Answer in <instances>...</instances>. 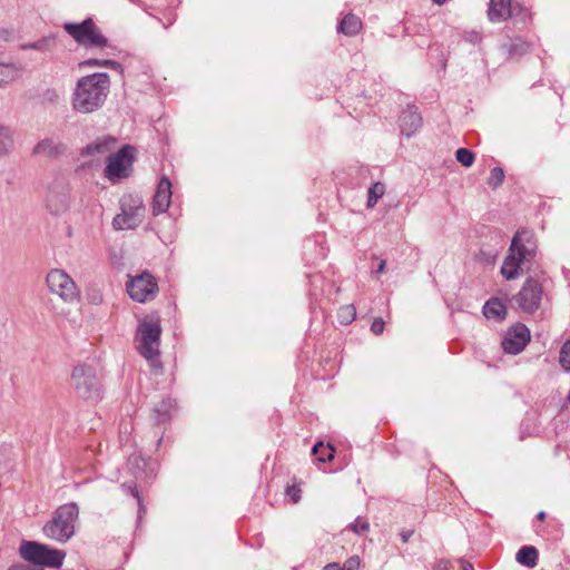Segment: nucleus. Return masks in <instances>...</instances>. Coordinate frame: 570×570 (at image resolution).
<instances>
[{"instance_id":"nucleus-1","label":"nucleus","mask_w":570,"mask_h":570,"mask_svg":"<svg viewBox=\"0 0 570 570\" xmlns=\"http://www.w3.org/2000/svg\"><path fill=\"white\" fill-rule=\"evenodd\" d=\"M110 79L106 72H95L78 80L72 95V108L77 112L98 110L108 96Z\"/></svg>"},{"instance_id":"nucleus-2","label":"nucleus","mask_w":570,"mask_h":570,"mask_svg":"<svg viewBox=\"0 0 570 570\" xmlns=\"http://www.w3.org/2000/svg\"><path fill=\"white\" fill-rule=\"evenodd\" d=\"M537 254L534 234L528 229L518 230L512 237L508 255L501 266V274L507 279H514L519 271L529 266Z\"/></svg>"},{"instance_id":"nucleus-3","label":"nucleus","mask_w":570,"mask_h":570,"mask_svg":"<svg viewBox=\"0 0 570 570\" xmlns=\"http://www.w3.org/2000/svg\"><path fill=\"white\" fill-rule=\"evenodd\" d=\"M79 509L76 503L60 505L42 531L48 539L59 543H66L75 534V524L78 519Z\"/></svg>"},{"instance_id":"nucleus-4","label":"nucleus","mask_w":570,"mask_h":570,"mask_svg":"<svg viewBox=\"0 0 570 570\" xmlns=\"http://www.w3.org/2000/svg\"><path fill=\"white\" fill-rule=\"evenodd\" d=\"M138 352L147 360L149 365L157 370L161 367L159 361V345L161 327L158 322L142 321L138 325Z\"/></svg>"},{"instance_id":"nucleus-5","label":"nucleus","mask_w":570,"mask_h":570,"mask_svg":"<svg viewBox=\"0 0 570 570\" xmlns=\"http://www.w3.org/2000/svg\"><path fill=\"white\" fill-rule=\"evenodd\" d=\"M20 556L32 567L60 568L66 558V552L36 541H26L20 546Z\"/></svg>"},{"instance_id":"nucleus-6","label":"nucleus","mask_w":570,"mask_h":570,"mask_svg":"<svg viewBox=\"0 0 570 570\" xmlns=\"http://www.w3.org/2000/svg\"><path fill=\"white\" fill-rule=\"evenodd\" d=\"M120 213L112 219L115 229H134L145 217L146 208L140 196L127 194L120 199Z\"/></svg>"},{"instance_id":"nucleus-7","label":"nucleus","mask_w":570,"mask_h":570,"mask_svg":"<svg viewBox=\"0 0 570 570\" xmlns=\"http://www.w3.org/2000/svg\"><path fill=\"white\" fill-rule=\"evenodd\" d=\"M71 381L79 397L92 401L100 399V382L91 366L85 364L75 366Z\"/></svg>"},{"instance_id":"nucleus-8","label":"nucleus","mask_w":570,"mask_h":570,"mask_svg":"<svg viewBox=\"0 0 570 570\" xmlns=\"http://www.w3.org/2000/svg\"><path fill=\"white\" fill-rule=\"evenodd\" d=\"M63 29L81 46L99 48L108 46V39L90 18L80 23L67 22L63 24Z\"/></svg>"},{"instance_id":"nucleus-9","label":"nucleus","mask_w":570,"mask_h":570,"mask_svg":"<svg viewBox=\"0 0 570 570\" xmlns=\"http://www.w3.org/2000/svg\"><path fill=\"white\" fill-rule=\"evenodd\" d=\"M134 147L125 145L117 153L109 154L105 168L106 178L116 181L128 177L134 161Z\"/></svg>"},{"instance_id":"nucleus-10","label":"nucleus","mask_w":570,"mask_h":570,"mask_svg":"<svg viewBox=\"0 0 570 570\" xmlns=\"http://www.w3.org/2000/svg\"><path fill=\"white\" fill-rule=\"evenodd\" d=\"M127 292L134 301L145 303L156 296L158 285L153 275L144 272L130 278L127 283Z\"/></svg>"},{"instance_id":"nucleus-11","label":"nucleus","mask_w":570,"mask_h":570,"mask_svg":"<svg viewBox=\"0 0 570 570\" xmlns=\"http://www.w3.org/2000/svg\"><path fill=\"white\" fill-rule=\"evenodd\" d=\"M47 285L51 293L59 295L63 301L72 302L78 297L76 283L62 269H52L47 275Z\"/></svg>"},{"instance_id":"nucleus-12","label":"nucleus","mask_w":570,"mask_h":570,"mask_svg":"<svg viewBox=\"0 0 570 570\" xmlns=\"http://www.w3.org/2000/svg\"><path fill=\"white\" fill-rule=\"evenodd\" d=\"M542 298V286L535 279H527L520 292L514 296L518 306L525 313L535 312Z\"/></svg>"},{"instance_id":"nucleus-13","label":"nucleus","mask_w":570,"mask_h":570,"mask_svg":"<svg viewBox=\"0 0 570 570\" xmlns=\"http://www.w3.org/2000/svg\"><path fill=\"white\" fill-rule=\"evenodd\" d=\"M529 341V328L524 324L518 323L507 332L501 345L505 353L515 355L524 350Z\"/></svg>"},{"instance_id":"nucleus-14","label":"nucleus","mask_w":570,"mask_h":570,"mask_svg":"<svg viewBox=\"0 0 570 570\" xmlns=\"http://www.w3.org/2000/svg\"><path fill=\"white\" fill-rule=\"evenodd\" d=\"M171 195V183L166 176H164L160 178L153 198L151 207L154 215L163 214L168 209Z\"/></svg>"},{"instance_id":"nucleus-15","label":"nucleus","mask_w":570,"mask_h":570,"mask_svg":"<svg viewBox=\"0 0 570 570\" xmlns=\"http://www.w3.org/2000/svg\"><path fill=\"white\" fill-rule=\"evenodd\" d=\"M70 205L69 191L66 187L51 189L47 196V206L55 215L66 212Z\"/></svg>"},{"instance_id":"nucleus-16","label":"nucleus","mask_w":570,"mask_h":570,"mask_svg":"<svg viewBox=\"0 0 570 570\" xmlns=\"http://www.w3.org/2000/svg\"><path fill=\"white\" fill-rule=\"evenodd\" d=\"M511 0H490L488 17L492 22H501L514 16Z\"/></svg>"},{"instance_id":"nucleus-17","label":"nucleus","mask_w":570,"mask_h":570,"mask_svg":"<svg viewBox=\"0 0 570 570\" xmlns=\"http://www.w3.org/2000/svg\"><path fill=\"white\" fill-rule=\"evenodd\" d=\"M422 125L421 115L415 107H407L401 115L400 128L402 134L411 137Z\"/></svg>"},{"instance_id":"nucleus-18","label":"nucleus","mask_w":570,"mask_h":570,"mask_svg":"<svg viewBox=\"0 0 570 570\" xmlns=\"http://www.w3.org/2000/svg\"><path fill=\"white\" fill-rule=\"evenodd\" d=\"M116 145V138L111 136L98 137L92 142L88 144L82 150L83 156H105L111 151Z\"/></svg>"},{"instance_id":"nucleus-19","label":"nucleus","mask_w":570,"mask_h":570,"mask_svg":"<svg viewBox=\"0 0 570 570\" xmlns=\"http://www.w3.org/2000/svg\"><path fill=\"white\" fill-rule=\"evenodd\" d=\"M23 67L16 62H0V87H6L22 76Z\"/></svg>"},{"instance_id":"nucleus-20","label":"nucleus","mask_w":570,"mask_h":570,"mask_svg":"<svg viewBox=\"0 0 570 570\" xmlns=\"http://www.w3.org/2000/svg\"><path fill=\"white\" fill-rule=\"evenodd\" d=\"M174 409V402L171 399H163L160 402L155 404L151 419L156 424L166 422L170 417V412Z\"/></svg>"},{"instance_id":"nucleus-21","label":"nucleus","mask_w":570,"mask_h":570,"mask_svg":"<svg viewBox=\"0 0 570 570\" xmlns=\"http://www.w3.org/2000/svg\"><path fill=\"white\" fill-rule=\"evenodd\" d=\"M539 552L533 546H523L517 552L515 560L528 568H534L538 563Z\"/></svg>"},{"instance_id":"nucleus-22","label":"nucleus","mask_w":570,"mask_h":570,"mask_svg":"<svg viewBox=\"0 0 570 570\" xmlns=\"http://www.w3.org/2000/svg\"><path fill=\"white\" fill-rule=\"evenodd\" d=\"M483 314L487 318L503 320L507 314V307L499 298L489 299L483 306Z\"/></svg>"},{"instance_id":"nucleus-23","label":"nucleus","mask_w":570,"mask_h":570,"mask_svg":"<svg viewBox=\"0 0 570 570\" xmlns=\"http://www.w3.org/2000/svg\"><path fill=\"white\" fill-rule=\"evenodd\" d=\"M361 28V20L355 14L348 13L340 21L337 31L346 36H355Z\"/></svg>"},{"instance_id":"nucleus-24","label":"nucleus","mask_w":570,"mask_h":570,"mask_svg":"<svg viewBox=\"0 0 570 570\" xmlns=\"http://www.w3.org/2000/svg\"><path fill=\"white\" fill-rule=\"evenodd\" d=\"M13 145V130L8 126L0 125V159L11 153Z\"/></svg>"},{"instance_id":"nucleus-25","label":"nucleus","mask_w":570,"mask_h":570,"mask_svg":"<svg viewBox=\"0 0 570 570\" xmlns=\"http://www.w3.org/2000/svg\"><path fill=\"white\" fill-rule=\"evenodd\" d=\"M502 48L510 58H519L528 52L529 45L524 40L515 38L510 39L508 42L503 43Z\"/></svg>"},{"instance_id":"nucleus-26","label":"nucleus","mask_w":570,"mask_h":570,"mask_svg":"<svg viewBox=\"0 0 570 570\" xmlns=\"http://www.w3.org/2000/svg\"><path fill=\"white\" fill-rule=\"evenodd\" d=\"M61 151V146L55 144L52 139H43L39 141L35 148L33 154L43 156H55Z\"/></svg>"},{"instance_id":"nucleus-27","label":"nucleus","mask_w":570,"mask_h":570,"mask_svg":"<svg viewBox=\"0 0 570 570\" xmlns=\"http://www.w3.org/2000/svg\"><path fill=\"white\" fill-rule=\"evenodd\" d=\"M53 43H55V38L51 36H48V37H42L41 39L33 41V42L23 43V45H21V49H23V50L33 49V50L46 52L52 48Z\"/></svg>"},{"instance_id":"nucleus-28","label":"nucleus","mask_w":570,"mask_h":570,"mask_svg":"<svg viewBox=\"0 0 570 570\" xmlns=\"http://www.w3.org/2000/svg\"><path fill=\"white\" fill-rule=\"evenodd\" d=\"M334 448L331 444L324 445L322 442L316 443L312 453L317 456V460L321 462L330 461L334 458Z\"/></svg>"},{"instance_id":"nucleus-29","label":"nucleus","mask_w":570,"mask_h":570,"mask_svg":"<svg viewBox=\"0 0 570 570\" xmlns=\"http://www.w3.org/2000/svg\"><path fill=\"white\" fill-rule=\"evenodd\" d=\"M385 186L384 184L377 181L372 184V186L367 190V207L373 208L377 200L384 195Z\"/></svg>"},{"instance_id":"nucleus-30","label":"nucleus","mask_w":570,"mask_h":570,"mask_svg":"<svg viewBox=\"0 0 570 570\" xmlns=\"http://www.w3.org/2000/svg\"><path fill=\"white\" fill-rule=\"evenodd\" d=\"M356 317V311L354 305H344L342 306L337 312V318L338 322L342 325H348L351 324Z\"/></svg>"},{"instance_id":"nucleus-31","label":"nucleus","mask_w":570,"mask_h":570,"mask_svg":"<svg viewBox=\"0 0 570 570\" xmlns=\"http://www.w3.org/2000/svg\"><path fill=\"white\" fill-rule=\"evenodd\" d=\"M455 158L464 167H471L475 159L474 154L466 148H459L455 151Z\"/></svg>"},{"instance_id":"nucleus-32","label":"nucleus","mask_w":570,"mask_h":570,"mask_svg":"<svg viewBox=\"0 0 570 570\" xmlns=\"http://www.w3.org/2000/svg\"><path fill=\"white\" fill-rule=\"evenodd\" d=\"M504 180V171L501 167H494L491 173L490 177L488 178V185L492 189H497Z\"/></svg>"},{"instance_id":"nucleus-33","label":"nucleus","mask_w":570,"mask_h":570,"mask_svg":"<svg viewBox=\"0 0 570 570\" xmlns=\"http://www.w3.org/2000/svg\"><path fill=\"white\" fill-rule=\"evenodd\" d=\"M347 530L361 535L370 530V523L361 518H356L352 523L346 527Z\"/></svg>"},{"instance_id":"nucleus-34","label":"nucleus","mask_w":570,"mask_h":570,"mask_svg":"<svg viewBox=\"0 0 570 570\" xmlns=\"http://www.w3.org/2000/svg\"><path fill=\"white\" fill-rule=\"evenodd\" d=\"M559 362L564 371L570 372V340L562 345Z\"/></svg>"},{"instance_id":"nucleus-35","label":"nucleus","mask_w":570,"mask_h":570,"mask_svg":"<svg viewBox=\"0 0 570 570\" xmlns=\"http://www.w3.org/2000/svg\"><path fill=\"white\" fill-rule=\"evenodd\" d=\"M83 66H95V67H110L112 69H118L120 65L114 60H100V59H88L82 62Z\"/></svg>"},{"instance_id":"nucleus-36","label":"nucleus","mask_w":570,"mask_h":570,"mask_svg":"<svg viewBox=\"0 0 570 570\" xmlns=\"http://www.w3.org/2000/svg\"><path fill=\"white\" fill-rule=\"evenodd\" d=\"M360 563H361L360 557L353 556V557H350L341 568H342V570H358Z\"/></svg>"},{"instance_id":"nucleus-37","label":"nucleus","mask_w":570,"mask_h":570,"mask_svg":"<svg viewBox=\"0 0 570 570\" xmlns=\"http://www.w3.org/2000/svg\"><path fill=\"white\" fill-rule=\"evenodd\" d=\"M122 488L128 492L130 493L134 498L137 499L138 501V507H139V511H142L144 509V505H142V500L140 498V494L136 488V485H132V484H122Z\"/></svg>"},{"instance_id":"nucleus-38","label":"nucleus","mask_w":570,"mask_h":570,"mask_svg":"<svg viewBox=\"0 0 570 570\" xmlns=\"http://www.w3.org/2000/svg\"><path fill=\"white\" fill-rule=\"evenodd\" d=\"M384 321L381 317H377L373 321L371 325V331L374 335H381L384 331Z\"/></svg>"},{"instance_id":"nucleus-39","label":"nucleus","mask_w":570,"mask_h":570,"mask_svg":"<svg viewBox=\"0 0 570 570\" xmlns=\"http://www.w3.org/2000/svg\"><path fill=\"white\" fill-rule=\"evenodd\" d=\"M287 494L292 498L294 503H297L301 499V490L295 485L287 488Z\"/></svg>"},{"instance_id":"nucleus-40","label":"nucleus","mask_w":570,"mask_h":570,"mask_svg":"<svg viewBox=\"0 0 570 570\" xmlns=\"http://www.w3.org/2000/svg\"><path fill=\"white\" fill-rule=\"evenodd\" d=\"M8 570H43L42 568H39V567H31L29 564H13L11 566Z\"/></svg>"},{"instance_id":"nucleus-41","label":"nucleus","mask_w":570,"mask_h":570,"mask_svg":"<svg viewBox=\"0 0 570 570\" xmlns=\"http://www.w3.org/2000/svg\"><path fill=\"white\" fill-rule=\"evenodd\" d=\"M412 534H413V531H412V530L402 531V532L400 533V537H401V539H402V542H403V543H406V542L410 540V538L412 537Z\"/></svg>"},{"instance_id":"nucleus-42","label":"nucleus","mask_w":570,"mask_h":570,"mask_svg":"<svg viewBox=\"0 0 570 570\" xmlns=\"http://www.w3.org/2000/svg\"><path fill=\"white\" fill-rule=\"evenodd\" d=\"M480 39H481V36H480V33H479V32H476V31H472V32H470V33H469V40H470V41L476 42V41H479Z\"/></svg>"},{"instance_id":"nucleus-43","label":"nucleus","mask_w":570,"mask_h":570,"mask_svg":"<svg viewBox=\"0 0 570 570\" xmlns=\"http://www.w3.org/2000/svg\"><path fill=\"white\" fill-rule=\"evenodd\" d=\"M323 570H342V568L338 563L333 562V563L326 564Z\"/></svg>"},{"instance_id":"nucleus-44","label":"nucleus","mask_w":570,"mask_h":570,"mask_svg":"<svg viewBox=\"0 0 570 570\" xmlns=\"http://www.w3.org/2000/svg\"><path fill=\"white\" fill-rule=\"evenodd\" d=\"M386 261L382 259L376 268L377 274H382L385 271Z\"/></svg>"},{"instance_id":"nucleus-45","label":"nucleus","mask_w":570,"mask_h":570,"mask_svg":"<svg viewBox=\"0 0 570 570\" xmlns=\"http://www.w3.org/2000/svg\"><path fill=\"white\" fill-rule=\"evenodd\" d=\"M462 570H474L473 566L468 562V561H463L462 562Z\"/></svg>"},{"instance_id":"nucleus-46","label":"nucleus","mask_w":570,"mask_h":570,"mask_svg":"<svg viewBox=\"0 0 570 570\" xmlns=\"http://www.w3.org/2000/svg\"><path fill=\"white\" fill-rule=\"evenodd\" d=\"M537 518L541 521H543L546 519V512L541 511L537 514Z\"/></svg>"},{"instance_id":"nucleus-47","label":"nucleus","mask_w":570,"mask_h":570,"mask_svg":"<svg viewBox=\"0 0 570 570\" xmlns=\"http://www.w3.org/2000/svg\"><path fill=\"white\" fill-rule=\"evenodd\" d=\"M432 1L438 3V4H443L446 0H432Z\"/></svg>"},{"instance_id":"nucleus-48","label":"nucleus","mask_w":570,"mask_h":570,"mask_svg":"<svg viewBox=\"0 0 570 570\" xmlns=\"http://www.w3.org/2000/svg\"><path fill=\"white\" fill-rule=\"evenodd\" d=\"M129 1H130V2H132V3H138V1H137V0H129Z\"/></svg>"}]
</instances>
